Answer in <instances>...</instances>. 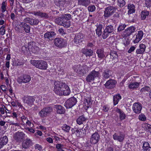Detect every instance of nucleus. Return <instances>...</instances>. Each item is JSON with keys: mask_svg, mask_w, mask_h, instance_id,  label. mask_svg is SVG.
Segmentation results:
<instances>
[{"mask_svg": "<svg viewBox=\"0 0 151 151\" xmlns=\"http://www.w3.org/2000/svg\"><path fill=\"white\" fill-rule=\"evenodd\" d=\"M71 15L70 14H63L60 17H58L55 20V23L58 24L63 26H65V24L66 19H71Z\"/></svg>", "mask_w": 151, "mask_h": 151, "instance_id": "1", "label": "nucleus"}, {"mask_svg": "<svg viewBox=\"0 0 151 151\" xmlns=\"http://www.w3.org/2000/svg\"><path fill=\"white\" fill-rule=\"evenodd\" d=\"M30 63L32 64L40 69L45 70L47 67V63L43 60H33L30 61Z\"/></svg>", "mask_w": 151, "mask_h": 151, "instance_id": "2", "label": "nucleus"}, {"mask_svg": "<svg viewBox=\"0 0 151 151\" xmlns=\"http://www.w3.org/2000/svg\"><path fill=\"white\" fill-rule=\"evenodd\" d=\"M115 28L113 25L111 24L106 26L102 35V37L103 39H106L108 37L110 34L114 31Z\"/></svg>", "mask_w": 151, "mask_h": 151, "instance_id": "3", "label": "nucleus"}, {"mask_svg": "<svg viewBox=\"0 0 151 151\" xmlns=\"http://www.w3.org/2000/svg\"><path fill=\"white\" fill-rule=\"evenodd\" d=\"M55 45L59 48H61L66 46L67 42L65 40L61 38H56L54 40Z\"/></svg>", "mask_w": 151, "mask_h": 151, "instance_id": "4", "label": "nucleus"}, {"mask_svg": "<svg viewBox=\"0 0 151 151\" xmlns=\"http://www.w3.org/2000/svg\"><path fill=\"white\" fill-rule=\"evenodd\" d=\"M63 82L59 81L54 82V87L53 91L55 93L60 96H62V91L61 88L62 87Z\"/></svg>", "mask_w": 151, "mask_h": 151, "instance_id": "5", "label": "nucleus"}, {"mask_svg": "<svg viewBox=\"0 0 151 151\" xmlns=\"http://www.w3.org/2000/svg\"><path fill=\"white\" fill-rule=\"evenodd\" d=\"M86 66H83L79 64L75 66L74 67V70L75 72L81 75L86 73L87 70Z\"/></svg>", "mask_w": 151, "mask_h": 151, "instance_id": "6", "label": "nucleus"}, {"mask_svg": "<svg viewBox=\"0 0 151 151\" xmlns=\"http://www.w3.org/2000/svg\"><path fill=\"white\" fill-rule=\"evenodd\" d=\"M116 9L112 6H109L105 8L104 16L105 17L108 18L111 16L116 11Z\"/></svg>", "mask_w": 151, "mask_h": 151, "instance_id": "7", "label": "nucleus"}, {"mask_svg": "<svg viewBox=\"0 0 151 151\" xmlns=\"http://www.w3.org/2000/svg\"><path fill=\"white\" fill-rule=\"evenodd\" d=\"M25 135L23 132L18 131L14 134L13 138L17 142L20 143L25 139Z\"/></svg>", "mask_w": 151, "mask_h": 151, "instance_id": "8", "label": "nucleus"}, {"mask_svg": "<svg viewBox=\"0 0 151 151\" xmlns=\"http://www.w3.org/2000/svg\"><path fill=\"white\" fill-rule=\"evenodd\" d=\"M99 73L98 71L95 70H93L86 78V80L87 82H91L93 81L96 77H98Z\"/></svg>", "mask_w": 151, "mask_h": 151, "instance_id": "9", "label": "nucleus"}, {"mask_svg": "<svg viewBox=\"0 0 151 151\" xmlns=\"http://www.w3.org/2000/svg\"><path fill=\"white\" fill-rule=\"evenodd\" d=\"M52 111L51 107L47 106L44 108L39 113V115L42 118H44L47 116V114L50 113Z\"/></svg>", "mask_w": 151, "mask_h": 151, "instance_id": "10", "label": "nucleus"}, {"mask_svg": "<svg viewBox=\"0 0 151 151\" xmlns=\"http://www.w3.org/2000/svg\"><path fill=\"white\" fill-rule=\"evenodd\" d=\"M77 102V99L72 97L68 99L65 103V106L66 108H70L75 105Z\"/></svg>", "mask_w": 151, "mask_h": 151, "instance_id": "11", "label": "nucleus"}, {"mask_svg": "<svg viewBox=\"0 0 151 151\" xmlns=\"http://www.w3.org/2000/svg\"><path fill=\"white\" fill-rule=\"evenodd\" d=\"M125 137V134L122 132H119L118 133H115L113 135V137L114 140H117L120 142H122Z\"/></svg>", "mask_w": 151, "mask_h": 151, "instance_id": "12", "label": "nucleus"}, {"mask_svg": "<svg viewBox=\"0 0 151 151\" xmlns=\"http://www.w3.org/2000/svg\"><path fill=\"white\" fill-rule=\"evenodd\" d=\"M31 78L30 76L28 75H24L23 76L19 77L17 79V82L19 84L22 83H27L31 80Z\"/></svg>", "mask_w": 151, "mask_h": 151, "instance_id": "13", "label": "nucleus"}, {"mask_svg": "<svg viewBox=\"0 0 151 151\" xmlns=\"http://www.w3.org/2000/svg\"><path fill=\"white\" fill-rule=\"evenodd\" d=\"M100 138L99 135L95 132L93 134L90 138V142L92 144H96L99 141Z\"/></svg>", "mask_w": 151, "mask_h": 151, "instance_id": "14", "label": "nucleus"}, {"mask_svg": "<svg viewBox=\"0 0 151 151\" xmlns=\"http://www.w3.org/2000/svg\"><path fill=\"white\" fill-rule=\"evenodd\" d=\"M28 47L29 51L34 53H36L39 50L38 47L35 45L34 42H29Z\"/></svg>", "mask_w": 151, "mask_h": 151, "instance_id": "15", "label": "nucleus"}, {"mask_svg": "<svg viewBox=\"0 0 151 151\" xmlns=\"http://www.w3.org/2000/svg\"><path fill=\"white\" fill-rule=\"evenodd\" d=\"M136 29L133 26H131L126 29L124 32L123 35L124 37H127L131 35L134 32Z\"/></svg>", "mask_w": 151, "mask_h": 151, "instance_id": "16", "label": "nucleus"}, {"mask_svg": "<svg viewBox=\"0 0 151 151\" xmlns=\"http://www.w3.org/2000/svg\"><path fill=\"white\" fill-rule=\"evenodd\" d=\"M142 108V104L139 103H134L132 109L133 111L136 114H139L141 112Z\"/></svg>", "mask_w": 151, "mask_h": 151, "instance_id": "17", "label": "nucleus"}, {"mask_svg": "<svg viewBox=\"0 0 151 151\" xmlns=\"http://www.w3.org/2000/svg\"><path fill=\"white\" fill-rule=\"evenodd\" d=\"M56 33L53 31L47 32L44 34V39L47 40H51L54 38Z\"/></svg>", "mask_w": 151, "mask_h": 151, "instance_id": "18", "label": "nucleus"}, {"mask_svg": "<svg viewBox=\"0 0 151 151\" xmlns=\"http://www.w3.org/2000/svg\"><path fill=\"white\" fill-rule=\"evenodd\" d=\"M62 87L61 88L62 91V96H67L69 95L70 93L69 87L65 83H63Z\"/></svg>", "mask_w": 151, "mask_h": 151, "instance_id": "19", "label": "nucleus"}, {"mask_svg": "<svg viewBox=\"0 0 151 151\" xmlns=\"http://www.w3.org/2000/svg\"><path fill=\"white\" fill-rule=\"evenodd\" d=\"M84 36L82 33H79L76 35L74 39V42L77 44L81 42L84 40Z\"/></svg>", "mask_w": 151, "mask_h": 151, "instance_id": "20", "label": "nucleus"}, {"mask_svg": "<svg viewBox=\"0 0 151 151\" xmlns=\"http://www.w3.org/2000/svg\"><path fill=\"white\" fill-rule=\"evenodd\" d=\"M84 12L83 8H77L73 12L74 16L76 15L81 18H83V14Z\"/></svg>", "mask_w": 151, "mask_h": 151, "instance_id": "21", "label": "nucleus"}, {"mask_svg": "<svg viewBox=\"0 0 151 151\" xmlns=\"http://www.w3.org/2000/svg\"><path fill=\"white\" fill-rule=\"evenodd\" d=\"M116 83L114 80H110L106 82L105 84V86L107 88H112L115 87Z\"/></svg>", "mask_w": 151, "mask_h": 151, "instance_id": "22", "label": "nucleus"}, {"mask_svg": "<svg viewBox=\"0 0 151 151\" xmlns=\"http://www.w3.org/2000/svg\"><path fill=\"white\" fill-rule=\"evenodd\" d=\"M81 51L86 57H90L93 55V52L92 50L87 48H83L81 49Z\"/></svg>", "mask_w": 151, "mask_h": 151, "instance_id": "23", "label": "nucleus"}, {"mask_svg": "<svg viewBox=\"0 0 151 151\" xmlns=\"http://www.w3.org/2000/svg\"><path fill=\"white\" fill-rule=\"evenodd\" d=\"M143 35V32L141 31H139L138 33L136 35V37L135 39L133 41L134 43H136L138 42L142 39Z\"/></svg>", "mask_w": 151, "mask_h": 151, "instance_id": "24", "label": "nucleus"}, {"mask_svg": "<svg viewBox=\"0 0 151 151\" xmlns=\"http://www.w3.org/2000/svg\"><path fill=\"white\" fill-rule=\"evenodd\" d=\"M55 108L56 109V112L58 114H63L65 112L64 108L60 105H56Z\"/></svg>", "mask_w": 151, "mask_h": 151, "instance_id": "25", "label": "nucleus"}, {"mask_svg": "<svg viewBox=\"0 0 151 151\" xmlns=\"http://www.w3.org/2000/svg\"><path fill=\"white\" fill-rule=\"evenodd\" d=\"M96 52L97 54L98 58L102 59L105 56V52L103 49H98L96 50Z\"/></svg>", "mask_w": 151, "mask_h": 151, "instance_id": "26", "label": "nucleus"}, {"mask_svg": "<svg viewBox=\"0 0 151 151\" xmlns=\"http://www.w3.org/2000/svg\"><path fill=\"white\" fill-rule=\"evenodd\" d=\"M32 145V141L30 139H27L25 142H23L22 146L23 148L27 149Z\"/></svg>", "mask_w": 151, "mask_h": 151, "instance_id": "27", "label": "nucleus"}, {"mask_svg": "<svg viewBox=\"0 0 151 151\" xmlns=\"http://www.w3.org/2000/svg\"><path fill=\"white\" fill-rule=\"evenodd\" d=\"M34 101V97L33 96H28L24 98V102L29 105H32Z\"/></svg>", "mask_w": 151, "mask_h": 151, "instance_id": "28", "label": "nucleus"}, {"mask_svg": "<svg viewBox=\"0 0 151 151\" xmlns=\"http://www.w3.org/2000/svg\"><path fill=\"white\" fill-rule=\"evenodd\" d=\"M20 25L21 27L24 28V30L26 32L29 33L30 32V27L27 23L24 22H21L20 23Z\"/></svg>", "mask_w": 151, "mask_h": 151, "instance_id": "29", "label": "nucleus"}, {"mask_svg": "<svg viewBox=\"0 0 151 151\" xmlns=\"http://www.w3.org/2000/svg\"><path fill=\"white\" fill-rule=\"evenodd\" d=\"M90 3V0H78V5L87 7Z\"/></svg>", "mask_w": 151, "mask_h": 151, "instance_id": "30", "label": "nucleus"}, {"mask_svg": "<svg viewBox=\"0 0 151 151\" xmlns=\"http://www.w3.org/2000/svg\"><path fill=\"white\" fill-rule=\"evenodd\" d=\"M87 119L83 115L79 116L76 120V122L77 124L81 125L83 124V122L85 121Z\"/></svg>", "mask_w": 151, "mask_h": 151, "instance_id": "31", "label": "nucleus"}, {"mask_svg": "<svg viewBox=\"0 0 151 151\" xmlns=\"http://www.w3.org/2000/svg\"><path fill=\"white\" fill-rule=\"evenodd\" d=\"M135 6L134 5L129 4L127 6V8L129 10L128 12V14L129 15L134 13L135 12Z\"/></svg>", "mask_w": 151, "mask_h": 151, "instance_id": "32", "label": "nucleus"}, {"mask_svg": "<svg viewBox=\"0 0 151 151\" xmlns=\"http://www.w3.org/2000/svg\"><path fill=\"white\" fill-rule=\"evenodd\" d=\"M121 99V96L119 93L114 96L113 99L114 105H116L118 104L119 101Z\"/></svg>", "mask_w": 151, "mask_h": 151, "instance_id": "33", "label": "nucleus"}, {"mask_svg": "<svg viewBox=\"0 0 151 151\" xmlns=\"http://www.w3.org/2000/svg\"><path fill=\"white\" fill-rule=\"evenodd\" d=\"M103 27V26L102 24H99L97 27L96 29V33L98 37H100L101 35L102 36V29Z\"/></svg>", "mask_w": 151, "mask_h": 151, "instance_id": "34", "label": "nucleus"}, {"mask_svg": "<svg viewBox=\"0 0 151 151\" xmlns=\"http://www.w3.org/2000/svg\"><path fill=\"white\" fill-rule=\"evenodd\" d=\"M139 83L137 82H133L130 83L129 85V87L131 89H135L139 86Z\"/></svg>", "mask_w": 151, "mask_h": 151, "instance_id": "35", "label": "nucleus"}, {"mask_svg": "<svg viewBox=\"0 0 151 151\" xmlns=\"http://www.w3.org/2000/svg\"><path fill=\"white\" fill-rule=\"evenodd\" d=\"M111 71L109 69H106L103 73V76L104 78H108L111 76Z\"/></svg>", "mask_w": 151, "mask_h": 151, "instance_id": "36", "label": "nucleus"}, {"mask_svg": "<svg viewBox=\"0 0 151 151\" xmlns=\"http://www.w3.org/2000/svg\"><path fill=\"white\" fill-rule=\"evenodd\" d=\"M142 148L143 151H151V147L147 142H145L143 144Z\"/></svg>", "mask_w": 151, "mask_h": 151, "instance_id": "37", "label": "nucleus"}, {"mask_svg": "<svg viewBox=\"0 0 151 151\" xmlns=\"http://www.w3.org/2000/svg\"><path fill=\"white\" fill-rule=\"evenodd\" d=\"M149 14L148 11L146 10H144L141 13V19H145L146 17Z\"/></svg>", "mask_w": 151, "mask_h": 151, "instance_id": "38", "label": "nucleus"}, {"mask_svg": "<svg viewBox=\"0 0 151 151\" xmlns=\"http://www.w3.org/2000/svg\"><path fill=\"white\" fill-rule=\"evenodd\" d=\"M0 141L4 144V145H6L8 142V139L7 136H5L0 138Z\"/></svg>", "mask_w": 151, "mask_h": 151, "instance_id": "39", "label": "nucleus"}, {"mask_svg": "<svg viewBox=\"0 0 151 151\" xmlns=\"http://www.w3.org/2000/svg\"><path fill=\"white\" fill-rule=\"evenodd\" d=\"M39 22V21L38 19L31 18L30 24L31 25H37L38 24Z\"/></svg>", "mask_w": 151, "mask_h": 151, "instance_id": "40", "label": "nucleus"}, {"mask_svg": "<svg viewBox=\"0 0 151 151\" xmlns=\"http://www.w3.org/2000/svg\"><path fill=\"white\" fill-rule=\"evenodd\" d=\"M118 5L120 7H122L126 4L124 0H117Z\"/></svg>", "mask_w": 151, "mask_h": 151, "instance_id": "41", "label": "nucleus"}, {"mask_svg": "<svg viewBox=\"0 0 151 151\" xmlns=\"http://www.w3.org/2000/svg\"><path fill=\"white\" fill-rule=\"evenodd\" d=\"M150 87L146 86L142 88L140 90V92L143 93H147V92L150 91Z\"/></svg>", "mask_w": 151, "mask_h": 151, "instance_id": "42", "label": "nucleus"}, {"mask_svg": "<svg viewBox=\"0 0 151 151\" xmlns=\"http://www.w3.org/2000/svg\"><path fill=\"white\" fill-rule=\"evenodd\" d=\"M142 127L145 130H148L149 131L151 129V125L147 123H144L142 124Z\"/></svg>", "mask_w": 151, "mask_h": 151, "instance_id": "43", "label": "nucleus"}, {"mask_svg": "<svg viewBox=\"0 0 151 151\" xmlns=\"http://www.w3.org/2000/svg\"><path fill=\"white\" fill-rule=\"evenodd\" d=\"M70 129V127L66 124H64L62 127V129L67 132H69Z\"/></svg>", "mask_w": 151, "mask_h": 151, "instance_id": "44", "label": "nucleus"}, {"mask_svg": "<svg viewBox=\"0 0 151 151\" xmlns=\"http://www.w3.org/2000/svg\"><path fill=\"white\" fill-rule=\"evenodd\" d=\"M91 102L90 99L89 98L87 99H85V105L87 108H88L91 105Z\"/></svg>", "mask_w": 151, "mask_h": 151, "instance_id": "45", "label": "nucleus"}, {"mask_svg": "<svg viewBox=\"0 0 151 151\" xmlns=\"http://www.w3.org/2000/svg\"><path fill=\"white\" fill-rule=\"evenodd\" d=\"M126 25L124 24H119L117 29V30L118 32H120L123 30L126 27Z\"/></svg>", "mask_w": 151, "mask_h": 151, "instance_id": "46", "label": "nucleus"}, {"mask_svg": "<svg viewBox=\"0 0 151 151\" xmlns=\"http://www.w3.org/2000/svg\"><path fill=\"white\" fill-rule=\"evenodd\" d=\"M42 12H41L40 11H33V12H31L30 13V14H34L36 16H37L38 17H41Z\"/></svg>", "mask_w": 151, "mask_h": 151, "instance_id": "47", "label": "nucleus"}, {"mask_svg": "<svg viewBox=\"0 0 151 151\" xmlns=\"http://www.w3.org/2000/svg\"><path fill=\"white\" fill-rule=\"evenodd\" d=\"M70 19H66L65 22L64 24H65V26L63 27L68 28L70 26L71 22L69 20Z\"/></svg>", "mask_w": 151, "mask_h": 151, "instance_id": "48", "label": "nucleus"}, {"mask_svg": "<svg viewBox=\"0 0 151 151\" xmlns=\"http://www.w3.org/2000/svg\"><path fill=\"white\" fill-rule=\"evenodd\" d=\"M6 5L7 4L6 2L4 1L2 2L1 7V11L2 12H4L6 11Z\"/></svg>", "mask_w": 151, "mask_h": 151, "instance_id": "49", "label": "nucleus"}, {"mask_svg": "<svg viewBox=\"0 0 151 151\" xmlns=\"http://www.w3.org/2000/svg\"><path fill=\"white\" fill-rule=\"evenodd\" d=\"M40 18L45 19H47L49 18L48 14L47 13L42 12Z\"/></svg>", "mask_w": 151, "mask_h": 151, "instance_id": "50", "label": "nucleus"}, {"mask_svg": "<svg viewBox=\"0 0 151 151\" xmlns=\"http://www.w3.org/2000/svg\"><path fill=\"white\" fill-rule=\"evenodd\" d=\"M96 9V7L95 6L91 5L88 7V9L89 12H93L95 11Z\"/></svg>", "mask_w": 151, "mask_h": 151, "instance_id": "51", "label": "nucleus"}, {"mask_svg": "<svg viewBox=\"0 0 151 151\" xmlns=\"http://www.w3.org/2000/svg\"><path fill=\"white\" fill-rule=\"evenodd\" d=\"M13 64L14 65L17 66L23 64V63L22 62H20L18 61V60H17V61L16 60L14 62Z\"/></svg>", "mask_w": 151, "mask_h": 151, "instance_id": "52", "label": "nucleus"}, {"mask_svg": "<svg viewBox=\"0 0 151 151\" xmlns=\"http://www.w3.org/2000/svg\"><path fill=\"white\" fill-rule=\"evenodd\" d=\"M139 120L142 121H145L146 120V119L145 115L143 114H141L139 116Z\"/></svg>", "mask_w": 151, "mask_h": 151, "instance_id": "53", "label": "nucleus"}, {"mask_svg": "<svg viewBox=\"0 0 151 151\" xmlns=\"http://www.w3.org/2000/svg\"><path fill=\"white\" fill-rule=\"evenodd\" d=\"M125 117L126 115L123 111L119 114V118L121 120L125 119Z\"/></svg>", "mask_w": 151, "mask_h": 151, "instance_id": "54", "label": "nucleus"}, {"mask_svg": "<svg viewBox=\"0 0 151 151\" xmlns=\"http://www.w3.org/2000/svg\"><path fill=\"white\" fill-rule=\"evenodd\" d=\"M35 147L36 150H37L40 151H41L42 149V147L41 145L38 144H36L35 146Z\"/></svg>", "mask_w": 151, "mask_h": 151, "instance_id": "55", "label": "nucleus"}, {"mask_svg": "<svg viewBox=\"0 0 151 151\" xmlns=\"http://www.w3.org/2000/svg\"><path fill=\"white\" fill-rule=\"evenodd\" d=\"M4 27V26L2 25L0 28V33L1 35H3L5 34V30Z\"/></svg>", "mask_w": 151, "mask_h": 151, "instance_id": "56", "label": "nucleus"}, {"mask_svg": "<svg viewBox=\"0 0 151 151\" xmlns=\"http://www.w3.org/2000/svg\"><path fill=\"white\" fill-rule=\"evenodd\" d=\"M145 4L148 7L151 6V0H145Z\"/></svg>", "mask_w": 151, "mask_h": 151, "instance_id": "57", "label": "nucleus"}, {"mask_svg": "<svg viewBox=\"0 0 151 151\" xmlns=\"http://www.w3.org/2000/svg\"><path fill=\"white\" fill-rule=\"evenodd\" d=\"M110 55L112 56L114 58H116L118 57L116 52L114 51L111 52L110 53Z\"/></svg>", "mask_w": 151, "mask_h": 151, "instance_id": "58", "label": "nucleus"}, {"mask_svg": "<svg viewBox=\"0 0 151 151\" xmlns=\"http://www.w3.org/2000/svg\"><path fill=\"white\" fill-rule=\"evenodd\" d=\"M24 9L23 8H22L21 6H20V7L19 8H17V9H16V10L15 11V13H17V11H18V12H19V13L20 14H22V10Z\"/></svg>", "mask_w": 151, "mask_h": 151, "instance_id": "59", "label": "nucleus"}, {"mask_svg": "<svg viewBox=\"0 0 151 151\" xmlns=\"http://www.w3.org/2000/svg\"><path fill=\"white\" fill-rule=\"evenodd\" d=\"M22 50L24 52H28L29 51L28 46L27 47L26 46H23L22 47Z\"/></svg>", "mask_w": 151, "mask_h": 151, "instance_id": "60", "label": "nucleus"}, {"mask_svg": "<svg viewBox=\"0 0 151 151\" xmlns=\"http://www.w3.org/2000/svg\"><path fill=\"white\" fill-rule=\"evenodd\" d=\"M145 51L142 50L141 49L139 48V49H137L136 50V53L137 54H142Z\"/></svg>", "mask_w": 151, "mask_h": 151, "instance_id": "61", "label": "nucleus"}, {"mask_svg": "<svg viewBox=\"0 0 151 151\" xmlns=\"http://www.w3.org/2000/svg\"><path fill=\"white\" fill-rule=\"evenodd\" d=\"M63 145L62 144H58L56 145V147L58 149L61 150L63 148Z\"/></svg>", "mask_w": 151, "mask_h": 151, "instance_id": "62", "label": "nucleus"}, {"mask_svg": "<svg viewBox=\"0 0 151 151\" xmlns=\"http://www.w3.org/2000/svg\"><path fill=\"white\" fill-rule=\"evenodd\" d=\"M31 18L29 17L26 18L24 19V22L29 23L30 24V23H31Z\"/></svg>", "mask_w": 151, "mask_h": 151, "instance_id": "63", "label": "nucleus"}, {"mask_svg": "<svg viewBox=\"0 0 151 151\" xmlns=\"http://www.w3.org/2000/svg\"><path fill=\"white\" fill-rule=\"evenodd\" d=\"M0 88L4 92H5L6 91L7 88L5 85H1L0 86Z\"/></svg>", "mask_w": 151, "mask_h": 151, "instance_id": "64", "label": "nucleus"}]
</instances>
